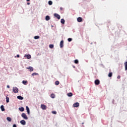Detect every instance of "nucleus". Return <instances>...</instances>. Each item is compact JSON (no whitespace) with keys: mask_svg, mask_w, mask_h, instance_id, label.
<instances>
[{"mask_svg":"<svg viewBox=\"0 0 127 127\" xmlns=\"http://www.w3.org/2000/svg\"><path fill=\"white\" fill-rule=\"evenodd\" d=\"M13 92L15 93V94H16L18 93V88L17 87H13Z\"/></svg>","mask_w":127,"mask_h":127,"instance_id":"f257e3e1","label":"nucleus"},{"mask_svg":"<svg viewBox=\"0 0 127 127\" xmlns=\"http://www.w3.org/2000/svg\"><path fill=\"white\" fill-rule=\"evenodd\" d=\"M22 118H23L25 120H27L28 119V117L26 116V114L25 113H22L21 114Z\"/></svg>","mask_w":127,"mask_h":127,"instance_id":"f03ea898","label":"nucleus"},{"mask_svg":"<svg viewBox=\"0 0 127 127\" xmlns=\"http://www.w3.org/2000/svg\"><path fill=\"white\" fill-rule=\"evenodd\" d=\"M41 109H42V110H46V109H47V107L46 106V105H44V104H42L41 105Z\"/></svg>","mask_w":127,"mask_h":127,"instance_id":"7ed1b4c3","label":"nucleus"},{"mask_svg":"<svg viewBox=\"0 0 127 127\" xmlns=\"http://www.w3.org/2000/svg\"><path fill=\"white\" fill-rule=\"evenodd\" d=\"M64 44V41L62 40L60 44V46L61 48H63Z\"/></svg>","mask_w":127,"mask_h":127,"instance_id":"20e7f679","label":"nucleus"},{"mask_svg":"<svg viewBox=\"0 0 127 127\" xmlns=\"http://www.w3.org/2000/svg\"><path fill=\"white\" fill-rule=\"evenodd\" d=\"M26 69L28 70H29L30 72H32L33 71L34 69L32 66H28L26 67Z\"/></svg>","mask_w":127,"mask_h":127,"instance_id":"39448f33","label":"nucleus"},{"mask_svg":"<svg viewBox=\"0 0 127 127\" xmlns=\"http://www.w3.org/2000/svg\"><path fill=\"white\" fill-rule=\"evenodd\" d=\"M79 106H80V104L78 102H76V103L73 104V107L74 108H78V107H79Z\"/></svg>","mask_w":127,"mask_h":127,"instance_id":"423d86ee","label":"nucleus"},{"mask_svg":"<svg viewBox=\"0 0 127 127\" xmlns=\"http://www.w3.org/2000/svg\"><path fill=\"white\" fill-rule=\"evenodd\" d=\"M54 15L55 17H56L57 18H58V19H60V16L59 15V14L57 13H55Z\"/></svg>","mask_w":127,"mask_h":127,"instance_id":"0eeeda50","label":"nucleus"},{"mask_svg":"<svg viewBox=\"0 0 127 127\" xmlns=\"http://www.w3.org/2000/svg\"><path fill=\"white\" fill-rule=\"evenodd\" d=\"M95 85H99L100 84V80L99 79H96L94 81Z\"/></svg>","mask_w":127,"mask_h":127,"instance_id":"6e6552de","label":"nucleus"},{"mask_svg":"<svg viewBox=\"0 0 127 127\" xmlns=\"http://www.w3.org/2000/svg\"><path fill=\"white\" fill-rule=\"evenodd\" d=\"M20 123L21 125H23V126H25V125H26V122L24 120H21Z\"/></svg>","mask_w":127,"mask_h":127,"instance_id":"1a4fd4ad","label":"nucleus"},{"mask_svg":"<svg viewBox=\"0 0 127 127\" xmlns=\"http://www.w3.org/2000/svg\"><path fill=\"white\" fill-rule=\"evenodd\" d=\"M77 20L78 21V22H82V21H83V19H82L81 17H78L77 19Z\"/></svg>","mask_w":127,"mask_h":127,"instance_id":"9d476101","label":"nucleus"},{"mask_svg":"<svg viewBox=\"0 0 127 127\" xmlns=\"http://www.w3.org/2000/svg\"><path fill=\"white\" fill-rule=\"evenodd\" d=\"M24 57H27V59H30L31 56L30 55H25Z\"/></svg>","mask_w":127,"mask_h":127,"instance_id":"9b49d317","label":"nucleus"},{"mask_svg":"<svg viewBox=\"0 0 127 127\" xmlns=\"http://www.w3.org/2000/svg\"><path fill=\"white\" fill-rule=\"evenodd\" d=\"M0 109H1V111H2V112H4L5 109H4V106H3V105H1L0 106Z\"/></svg>","mask_w":127,"mask_h":127,"instance_id":"f8f14e48","label":"nucleus"},{"mask_svg":"<svg viewBox=\"0 0 127 127\" xmlns=\"http://www.w3.org/2000/svg\"><path fill=\"white\" fill-rule=\"evenodd\" d=\"M26 109L27 110V113H28V115H29V114H30V111H29V108H28V106H26Z\"/></svg>","mask_w":127,"mask_h":127,"instance_id":"ddd939ff","label":"nucleus"},{"mask_svg":"<svg viewBox=\"0 0 127 127\" xmlns=\"http://www.w3.org/2000/svg\"><path fill=\"white\" fill-rule=\"evenodd\" d=\"M17 99H18L19 100H23V97L21 96H18L17 97Z\"/></svg>","mask_w":127,"mask_h":127,"instance_id":"4468645a","label":"nucleus"},{"mask_svg":"<svg viewBox=\"0 0 127 127\" xmlns=\"http://www.w3.org/2000/svg\"><path fill=\"white\" fill-rule=\"evenodd\" d=\"M45 19H46V20H47V21L50 20V16H49V15L46 16V18H45Z\"/></svg>","mask_w":127,"mask_h":127,"instance_id":"2eb2a0df","label":"nucleus"},{"mask_svg":"<svg viewBox=\"0 0 127 127\" xmlns=\"http://www.w3.org/2000/svg\"><path fill=\"white\" fill-rule=\"evenodd\" d=\"M61 22L63 24H64V23H65V20H64V19H61Z\"/></svg>","mask_w":127,"mask_h":127,"instance_id":"dca6fc26","label":"nucleus"},{"mask_svg":"<svg viewBox=\"0 0 127 127\" xmlns=\"http://www.w3.org/2000/svg\"><path fill=\"white\" fill-rule=\"evenodd\" d=\"M124 65L125 66V70H127V62L125 63Z\"/></svg>","mask_w":127,"mask_h":127,"instance_id":"f3484780","label":"nucleus"},{"mask_svg":"<svg viewBox=\"0 0 127 127\" xmlns=\"http://www.w3.org/2000/svg\"><path fill=\"white\" fill-rule=\"evenodd\" d=\"M68 97H72L73 96V94L71 92L67 93Z\"/></svg>","mask_w":127,"mask_h":127,"instance_id":"a211bd4d","label":"nucleus"},{"mask_svg":"<svg viewBox=\"0 0 127 127\" xmlns=\"http://www.w3.org/2000/svg\"><path fill=\"white\" fill-rule=\"evenodd\" d=\"M51 98H52V99H54V98H55V94H51Z\"/></svg>","mask_w":127,"mask_h":127,"instance_id":"6ab92c4d","label":"nucleus"},{"mask_svg":"<svg viewBox=\"0 0 127 127\" xmlns=\"http://www.w3.org/2000/svg\"><path fill=\"white\" fill-rule=\"evenodd\" d=\"M6 120L8 122H11V118L10 117H7Z\"/></svg>","mask_w":127,"mask_h":127,"instance_id":"aec40b11","label":"nucleus"},{"mask_svg":"<svg viewBox=\"0 0 127 127\" xmlns=\"http://www.w3.org/2000/svg\"><path fill=\"white\" fill-rule=\"evenodd\" d=\"M6 103H9V98L7 96L6 97Z\"/></svg>","mask_w":127,"mask_h":127,"instance_id":"412c9836","label":"nucleus"},{"mask_svg":"<svg viewBox=\"0 0 127 127\" xmlns=\"http://www.w3.org/2000/svg\"><path fill=\"white\" fill-rule=\"evenodd\" d=\"M19 110L20 112H23V111H24V108L23 107H21L19 108Z\"/></svg>","mask_w":127,"mask_h":127,"instance_id":"4be33fe9","label":"nucleus"},{"mask_svg":"<svg viewBox=\"0 0 127 127\" xmlns=\"http://www.w3.org/2000/svg\"><path fill=\"white\" fill-rule=\"evenodd\" d=\"M22 83H23V85H26V84H27V80H26V81L23 80Z\"/></svg>","mask_w":127,"mask_h":127,"instance_id":"5701e85b","label":"nucleus"},{"mask_svg":"<svg viewBox=\"0 0 127 127\" xmlns=\"http://www.w3.org/2000/svg\"><path fill=\"white\" fill-rule=\"evenodd\" d=\"M48 3H49V5H52L53 2H52V1H51V0H50L48 1Z\"/></svg>","mask_w":127,"mask_h":127,"instance_id":"b1692460","label":"nucleus"},{"mask_svg":"<svg viewBox=\"0 0 127 127\" xmlns=\"http://www.w3.org/2000/svg\"><path fill=\"white\" fill-rule=\"evenodd\" d=\"M113 76V72H110L108 74V77H110L111 78V77H112Z\"/></svg>","mask_w":127,"mask_h":127,"instance_id":"393cba45","label":"nucleus"},{"mask_svg":"<svg viewBox=\"0 0 127 127\" xmlns=\"http://www.w3.org/2000/svg\"><path fill=\"white\" fill-rule=\"evenodd\" d=\"M74 63L75 64H79V61L78 60H74Z\"/></svg>","mask_w":127,"mask_h":127,"instance_id":"a878e982","label":"nucleus"},{"mask_svg":"<svg viewBox=\"0 0 127 127\" xmlns=\"http://www.w3.org/2000/svg\"><path fill=\"white\" fill-rule=\"evenodd\" d=\"M59 81H56V82H55V85H56V86H58V85H59Z\"/></svg>","mask_w":127,"mask_h":127,"instance_id":"bb28decb","label":"nucleus"},{"mask_svg":"<svg viewBox=\"0 0 127 127\" xmlns=\"http://www.w3.org/2000/svg\"><path fill=\"white\" fill-rule=\"evenodd\" d=\"M49 47L50 48H51V49H52V48H53V47H54V45L51 44L49 45Z\"/></svg>","mask_w":127,"mask_h":127,"instance_id":"cd10ccee","label":"nucleus"},{"mask_svg":"<svg viewBox=\"0 0 127 127\" xmlns=\"http://www.w3.org/2000/svg\"><path fill=\"white\" fill-rule=\"evenodd\" d=\"M36 75H38V73H37L36 72H34L32 74V76H35Z\"/></svg>","mask_w":127,"mask_h":127,"instance_id":"c85d7f7f","label":"nucleus"},{"mask_svg":"<svg viewBox=\"0 0 127 127\" xmlns=\"http://www.w3.org/2000/svg\"><path fill=\"white\" fill-rule=\"evenodd\" d=\"M39 36H36L34 37L35 39H39Z\"/></svg>","mask_w":127,"mask_h":127,"instance_id":"c756f323","label":"nucleus"},{"mask_svg":"<svg viewBox=\"0 0 127 127\" xmlns=\"http://www.w3.org/2000/svg\"><path fill=\"white\" fill-rule=\"evenodd\" d=\"M68 42H71V41H72V38H69L68 39H67Z\"/></svg>","mask_w":127,"mask_h":127,"instance_id":"7c9ffc66","label":"nucleus"},{"mask_svg":"<svg viewBox=\"0 0 127 127\" xmlns=\"http://www.w3.org/2000/svg\"><path fill=\"white\" fill-rule=\"evenodd\" d=\"M52 114H53L54 115H56V114H57V112L56 111H52Z\"/></svg>","mask_w":127,"mask_h":127,"instance_id":"2f4dec72","label":"nucleus"},{"mask_svg":"<svg viewBox=\"0 0 127 127\" xmlns=\"http://www.w3.org/2000/svg\"><path fill=\"white\" fill-rule=\"evenodd\" d=\"M13 127H17L16 125L14 124V125H13Z\"/></svg>","mask_w":127,"mask_h":127,"instance_id":"473e14b6","label":"nucleus"},{"mask_svg":"<svg viewBox=\"0 0 127 127\" xmlns=\"http://www.w3.org/2000/svg\"><path fill=\"white\" fill-rule=\"evenodd\" d=\"M118 79H121V76L120 75H119L118 77H117Z\"/></svg>","mask_w":127,"mask_h":127,"instance_id":"72a5a7b5","label":"nucleus"},{"mask_svg":"<svg viewBox=\"0 0 127 127\" xmlns=\"http://www.w3.org/2000/svg\"><path fill=\"white\" fill-rule=\"evenodd\" d=\"M17 57L18 58H19V55H17Z\"/></svg>","mask_w":127,"mask_h":127,"instance_id":"f704fd0d","label":"nucleus"},{"mask_svg":"<svg viewBox=\"0 0 127 127\" xmlns=\"http://www.w3.org/2000/svg\"><path fill=\"white\" fill-rule=\"evenodd\" d=\"M60 9H61V10H63V8L61 7V8H60Z\"/></svg>","mask_w":127,"mask_h":127,"instance_id":"c9c22d12","label":"nucleus"},{"mask_svg":"<svg viewBox=\"0 0 127 127\" xmlns=\"http://www.w3.org/2000/svg\"><path fill=\"white\" fill-rule=\"evenodd\" d=\"M27 4L29 5V4H30V2H27Z\"/></svg>","mask_w":127,"mask_h":127,"instance_id":"e433bc0d","label":"nucleus"},{"mask_svg":"<svg viewBox=\"0 0 127 127\" xmlns=\"http://www.w3.org/2000/svg\"><path fill=\"white\" fill-rule=\"evenodd\" d=\"M7 88H9V85H7Z\"/></svg>","mask_w":127,"mask_h":127,"instance_id":"4c0bfd02","label":"nucleus"},{"mask_svg":"<svg viewBox=\"0 0 127 127\" xmlns=\"http://www.w3.org/2000/svg\"><path fill=\"white\" fill-rule=\"evenodd\" d=\"M27 1H30V0H26Z\"/></svg>","mask_w":127,"mask_h":127,"instance_id":"58836bf2","label":"nucleus"},{"mask_svg":"<svg viewBox=\"0 0 127 127\" xmlns=\"http://www.w3.org/2000/svg\"><path fill=\"white\" fill-rule=\"evenodd\" d=\"M73 68H75V66H73Z\"/></svg>","mask_w":127,"mask_h":127,"instance_id":"ea45409f","label":"nucleus"},{"mask_svg":"<svg viewBox=\"0 0 127 127\" xmlns=\"http://www.w3.org/2000/svg\"><path fill=\"white\" fill-rule=\"evenodd\" d=\"M82 125H84V123H82Z\"/></svg>","mask_w":127,"mask_h":127,"instance_id":"a19ab883","label":"nucleus"}]
</instances>
